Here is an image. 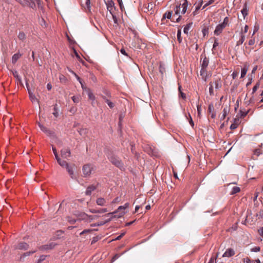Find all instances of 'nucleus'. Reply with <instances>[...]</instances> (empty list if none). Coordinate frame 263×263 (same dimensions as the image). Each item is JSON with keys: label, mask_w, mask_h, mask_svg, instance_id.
<instances>
[{"label": "nucleus", "mask_w": 263, "mask_h": 263, "mask_svg": "<svg viewBox=\"0 0 263 263\" xmlns=\"http://www.w3.org/2000/svg\"><path fill=\"white\" fill-rule=\"evenodd\" d=\"M107 6L108 12L106 16L107 18L111 17L115 23V8L114 6V2L113 0H104Z\"/></svg>", "instance_id": "1"}, {"label": "nucleus", "mask_w": 263, "mask_h": 263, "mask_svg": "<svg viewBox=\"0 0 263 263\" xmlns=\"http://www.w3.org/2000/svg\"><path fill=\"white\" fill-rule=\"evenodd\" d=\"M96 170L95 166L90 163L86 164L82 167V173L84 177H89L94 173Z\"/></svg>", "instance_id": "2"}, {"label": "nucleus", "mask_w": 263, "mask_h": 263, "mask_svg": "<svg viewBox=\"0 0 263 263\" xmlns=\"http://www.w3.org/2000/svg\"><path fill=\"white\" fill-rule=\"evenodd\" d=\"M129 203H125L123 205L119 206L116 209V218H121L123 215L128 212Z\"/></svg>", "instance_id": "3"}, {"label": "nucleus", "mask_w": 263, "mask_h": 263, "mask_svg": "<svg viewBox=\"0 0 263 263\" xmlns=\"http://www.w3.org/2000/svg\"><path fill=\"white\" fill-rule=\"evenodd\" d=\"M23 6H28L31 8L35 7V5L33 0H16Z\"/></svg>", "instance_id": "4"}, {"label": "nucleus", "mask_w": 263, "mask_h": 263, "mask_svg": "<svg viewBox=\"0 0 263 263\" xmlns=\"http://www.w3.org/2000/svg\"><path fill=\"white\" fill-rule=\"evenodd\" d=\"M200 76L201 79L205 82L207 81V79L211 77V73L210 72H208L206 69L201 68L200 72Z\"/></svg>", "instance_id": "5"}, {"label": "nucleus", "mask_w": 263, "mask_h": 263, "mask_svg": "<svg viewBox=\"0 0 263 263\" xmlns=\"http://www.w3.org/2000/svg\"><path fill=\"white\" fill-rule=\"evenodd\" d=\"M61 157L64 159H67L71 156V152L69 148H64L61 150Z\"/></svg>", "instance_id": "6"}, {"label": "nucleus", "mask_w": 263, "mask_h": 263, "mask_svg": "<svg viewBox=\"0 0 263 263\" xmlns=\"http://www.w3.org/2000/svg\"><path fill=\"white\" fill-rule=\"evenodd\" d=\"M57 244H55L54 242H50L49 244L43 245L41 246L39 249L41 250H50L53 249Z\"/></svg>", "instance_id": "7"}, {"label": "nucleus", "mask_w": 263, "mask_h": 263, "mask_svg": "<svg viewBox=\"0 0 263 263\" xmlns=\"http://www.w3.org/2000/svg\"><path fill=\"white\" fill-rule=\"evenodd\" d=\"M97 186L94 184L89 185L85 191V195L87 196H90L93 191L97 189Z\"/></svg>", "instance_id": "8"}, {"label": "nucleus", "mask_w": 263, "mask_h": 263, "mask_svg": "<svg viewBox=\"0 0 263 263\" xmlns=\"http://www.w3.org/2000/svg\"><path fill=\"white\" fill-rule=\"evenodd\" d=\"M38 125L40 127V129L45 133H46L48 136H52L53 135V132L48 129L47 127H45L43 125L41 124L40 123H38Z\"/></svg>", "instance_id": "9"}, {"label": "nucleus", "mask_w": 263, "mask_h": 263, "mask_svg": "<svg viewBox=\"0 0 263 263\" xmlns=\"http://www.w3.org/2000/svg\"><path fill=\"white\" fill-rule=\"evenodd\" d=\"M29 248V245L24 242H20L15 247L16 249L26 250Z\"/></svg>", "instance_id": "10"}, {"label": "nucleus", "mask_w": 263, "mask_h": 263, "mask_svg": "<svg viewBox=\"0 0 263 263\" xmlns=\"http://www.w3.org/2000/svg\"><path fill=\"white\" fill-rule=\"evenodd\" d=\"M75 165L73 164L72 166L70 165L69 164L65 168L66 169L67 172L68 173L69 176H70L71 178L72 179H74V171H73V167Z\"/></svg>", "instance_id": "11"}, {"label": "nucleus", "mask_w": 263, "mask_h": 263, "mask_svg": "<svg viewBox=\"0 0 263 263\" xmlns=\"http://www.w3.org/2000/svg\"><path fill=\"white\" fill-rule=\"evenodd\" d=\"M225 27H224V25H222L221 24H219L216 27V29L214 31V34L216 35H219Z\"/></svg>", "instance_id": "12"}, {"label": "nucleus", "mask_w": 263, "mask_h": 263, "mask_svg": "<svg viewBox=\"0 0 263 263\" xmlns=\"http://www.w3.org/2000/svg\"><path fill=\"white\" fill-rule=\"evenodd\" d=\"M56 160L59 164L63 168H66L69 165V163L67 161L62 160L60 157L57 158Z\"/></svg>", "instance_id": "13"}, {"label": "nucleus", "mask_w": 263, "mask_h": 263, "mask_svg": "<svg viewBox=\"0 0 263 263\" xmlns=\"http://www.w3.org/2000/svg\"><path fill=\"white\" fill-rule=\"evenodd\" d=\"M181 8H182L181 13L184 14L186 12L187 7L188 6V2L187 0H183L182 3L181 4Z\"/></svg>", "instance_id": "14"}, {"label": "nucleus", "mask_w": 263, "mask_h": 263, "mask_svg": "<svg viewBox=\"0 0 263 263\" xmlns=\"http://www.w3.org/2000/svg\"><path fill=\"white\" fill-rule=\"evenodd\" d=\"M26 86H27V88L28 89V92H29V97H30V99L31 100V101L32 102H34L35 101H37L38 103H39V101H37V99L36 98L35 95L31 92V91L30 90V89H29L28 87H29V85H28V84L27 82H26Z\"/></svg>", "instance_id": "15"}, {"label": "nucleus", "mask_w": 263, "mask_h": 263, "mask_svg": "<svg viewBox=\"0 0 263 263\" xmlns=\"http://www.w3.org/2000/svg\"><path fill=\"white\" fill-rule=\"evenodd\" d=\"M235 254L234 251L232 249H228L223 254L222 257H231Z\"/></svg>", "instance_id": "16"}, {"label": "nucleus", "mask_w": 263, "mask_h": 263, "mask_svg": "<svg viewBox=\"0 0 263 263\" xmlns=\"http://www.w3.org/2000/svg\"><path fill=\"white\" fill-rule=\"evenodd\" d=\"M96 203L100 206H104L106 203V201L104 198L99 197L97 199Z\"/></svg>", "instance_id": "17"}, {"label": "nucleus", "mask_w": 263, "mask_h": 263, "mask_svg": "<svg viewBox=\"0 0 263 263\" xmlns=\"http://www.w3.org/2000/svg\"><path fill=\"white\" fill-rule=\"evenodd\" d=\"M88 215L85 213H81L78 215V220H86L88 221Z\"/></svg>", "instance_id": "18"}, {"label": "nucleus", "mask_w": 263, "mask_h": 263, "mask_svg": "<svg viewBox=\"0 0 263 263\" xmlns=\"http://www.w3.org/2000/svg\"><path fill=\"white\" fill-rule=\"evenodd\" d=\"M108 210L106 208H103L101 209L100 210H96V209H90L89 212L92 213H106L108 212Z\"/></svg>", "instance_id": "19"}, {"label": "nucleus", "mask_w": 263, "mask_h": 263, "mask_svg": "<svg viewBox=\"0 0 263 263\" xmlns=\"http://www.w3.org/2000/svg\"><path fill=\"white\" fill-rule=\"evenodd\" d=\"M209 64V59L204 56L201 62V68L206 69Z\"/></svg>", "instance_id": "20"}, {"label": "nucleus", "mask_w": 263, "mask_h": 263, "mask_svg": "<svg viewBox=\"0 0 263 263\" xmlns=\"http://www.w3.org/2000/svg\"><path fill=\"white\" fill-rule=\"evenodd\" d=\"M229 111H230V109H229V107H224L223 108L222 115L220 119L224 120L225 119L226 117L227 116V114L229 113Z\"/></svg>", "instance_id": "21"}, {"label": "nucleus", "mask_w": 263, "mask_h": 263, "mask_svg": "<svg viewBox=\"0 0 263 263\" xmlns=\"http://www.w3.org/2000/svg\"><path fill=\"white\" fill-rule=\"evenodd\" d=\"M21 56H22V54L19 53L14 54L13 55L12 58V63H13V64L17 62V61L18 60V59L21 57Z\"/></svg>", "instance_id": "22"}, {"label": "nucleus", "mask_w": 263, "mask_h": 263, "mask_svg": "<svg viewBox=\"0 0 263 263\" xmlns=\"http://www.w3.org/2000/svg\"><path fill=\"white\" fill-rule=\"evenodd\" d=\"M181 9V4L179 5H177L174 9L175 14L173 15V17L175 16V15H178L180 13V10ZM174 17H173L172 21H174Z\"/></svg>", "instance_id": "23"}, {"label": "nucleus", "mask_w": 263, "mask_h": 263, "mask_svg": "<svg viewBox=\"0 0 263 263\" xmlns=\"http://www.w3.org/2000/svg\"><path fill=\"white\" fill-rule=\"evenodd\" d=\"M248 70V66L245 65L244 66V67L241 69V78H243L246 76Z\"/></svg>", "instance_id": "24"}, {"label": "nucleus", "mask_w": 263, "mask_h": 263, "mask_svg": "<svg viewBox=\"0 0 263 263\" xmlns=\"http://www.w3.org/2000/svg\"><path fill=\"white\" fill-rule=\"evenodd\" d=\"M12 73H13V76L17 79V80L20 83H22L21 78L18 75V73L17 71H16V70L12 71Z\"/></svg>", "instance_id": "25"}, {"label": "nucleus", "mask_w": 263, "mask_h": 263, "mask_svg": "<svg viewBox=\"0 0 263 263\" xmlns=\"http://www.w3.org/2000/svg\"><path fill=\"white\" fill-rule=\"evenodd\" d=\"M192 24H193L192 23H189L185 26V27L183 29V32L185 34H188L189 31L190 29L191 28V27L192 25Z\"/></svg>", "instance_id": "26"}, {"label": "nucleus", "mask_w": 263, "mask_h": 263, "mask_svg": "<svg viewBox=\"0 0 263 263\" xmlns=\"http://www.w3.org/2000/svg\"><path fill=\"white\" fill-rule=\"evenodd\" d=\"M240 35H241L240 39L237 43V45H238V46L239 45H241L244 42V41L245 40V36L244 34H242V32H240Z\"/></svg>", "instance_id": "27"}, {"label": "nucleus", "mask_w": 263, "mask_h": 263, "mask_svg": "<svg viewBox=\"0 0 263 263\" xmlns=\"http://www.w3.org/2000/svg\"><path fill=\"white\" fill-rule=\"evenodd\" d=\"M115 214V212L109 213L104 216V219H109V221L114 216V215Z\"/></svg>", "instance_id": "28"}, {"label": "nucleus", "mask_w": 263, "mask_h": 263, "mask_svg": "<svg viewBox=\"0 0 263 263\" xmlns=\"http://www.w3.org/2000/svg\"><path fill=\"white\" fill-rule=\"evenodd\" d=\"M36 250H34V251H29V252H27L26 253H24L23 254V255L21 257V259H22L24 257H25L26 256H28L33 254L34 253L36 252Z\"/></svg>", "instance_id": "29"}, {"label": "nucleus", "mask_w": 263, "mask_h": 263, "mask_svg": "<svg viewBox=\"0 0 263 263\" xmlns=\"http://www.w3.org/2000/svg\"><path fill=\"white\" fill-rule=\"evenodd\" d=\"M124 116H125V115L123 114L120 115L119 116V121L118 125H119V127L120 128H121V122H122V121L123 119L124 118ZM119 133H120V134H121V129H119ZM120 136H121V135H120Z\"/></svg>", "instance_id": "30"}, {"label": "nucleus", "mask_w": 263, "mask_h": 263, "mask_svg": "<svg viewBox=\"0 0 263 263\" xmlns=\"http://www.w3.org/2000/svg\"><path fill=\"white\" fill-rule=\"evenodd\" d=\"M220 79L218 78H216L214 79V83L215 86V88L216 89H218L219 88V83H220Z\"/></svg>", "instance_id": "31"}, {"label": "nucleus", "mask_w": 263, "mask_h": 263, "mask_svg": "<svg viewBox=\"0 0 263 263\" xmlns=\"http://www.w3.org/2000/svg\"><path fill=\"white\" fill-rule=\"evenodd\" d=\"M172 14H173V11H167L163 15L162 18L164 19L165 18H167L168 19H171Z\"/></svg>", "instance_id": "32"}, {"label": "nucleus", "mask_w": 263, "mask_h": 263, "mask_svg": "<svg viewBox=\"0 0 263 263\" xmlns=\"http://www.w3.org/2000/svg\"><path fill=\"white\" fill-rule=\"evenodd\" d=\"M18 38L20 40L24 41L26 39V34L23 32H20L18 33Z\"/></svg>", "instance_id": "33"}, {"label": "nucleus", "mask_w": 263, "mask_h": 263, "mask_svg": "<svg viewBox=\"0 0 263 263\" xmlns=\"http://www.w3.org/2000/svg\"><path fill=\"white\" fill-rule=\"evenodd\" d=\"M240 191V189L239 187L234 186L232 189V192H231V194L233 195V194H235L236 193H237L239 192Z\"/></svg>", "instance_id": "34"}, {"label": "nucleus", "mask_w": 263, "mask_h": 263, "mask_svg": "<svg viewBox=\"0 0 263 263\" xmlns=\"http://www.w3.org/2000/svg\"><path fill=\"white\" fill-rule=\"evenodd\" d=\"M87 93H88V96L89 99L91 100H94L95 99V96L93 95L92 92L89 89H88V90H87Z\"/></svg>", "instance_id": "35"}, {"label": "nucleus", "mask_w": 263, "mask_h": 263, "mask_svg": "<svg viewBox=\"0 0 263 263\" xmlns=\"http://www.w3.org/2000/svg\"><path fill=\"white\" fill-rule=\"evenodd\" d=\"M73 74L75 76V77H76L77 79L79 81V82L81 84L82 88L83 89H86V87H84V85L83 84V83H82V82L81 81V78L76 73L73 72Z\"/></svg>", "instance_id": "36"}, {"label": "nucleus", "mask_w": 263, "mask_h": 263, "mask_svg": "<svg viewBox=\"0 0 263 263\" xmlns=\"http://www.w3.org/2000/svg\"><path fill=\"white\" fill-rule=\"evenodd\" d=\"M181 34V30L180 29H179L178 30V31H177V40L179 43H181L182 41Z\"/></svg>", "instance_id": "37"}, {"label": "nucleus", "mask_w": 263, "mask_h": 263, "mask_svg": "<svg viewBox=\"0 0 263 263\" xmlns=\"http://www.w3.org/2000/svg\"><path fill=\"white\" fill-rule=\"evenodd\" d=\"M97 215H88V222H91L92 220L98 218Z\"/></svg>", "instance_id": "38"}, {"label": "nucleus", "mask_w": 263, "mask_h": 263, "mask_svg": "<svg viewBox=\"0 0 263 263\" xmlns=\"http://www.w3.org/2000/svg\"><path fill=\"white\" fill-rule=\"evenodd\" d=\"M86 9H87L89 11L90 10V1L86 0L85 2Z\"/></svg>", "instance_id": "39"}, {"label": "nucleus", "mask_w": 263, "mask_h": 263, "mask_svg": "<svg viewBox=\"0 0 263 263\" xmlns=\"http://www.w3.org/2000/svg\"><path fill=\"white\" fill-rule=\"evenodd\" d=\"M109 221V219H104L103 221L99 222L97 224H95L94 226H102Z\"/></svg>", "instance_id": "40"}, {"label": "nucleus", "mask_w": 263, "mask_h": 263, "mask_svg": "<svg viewBox=\"0 0 263 263\" xmlns=\"http://www.w3.org/2000/svg\"><path fill=\"white\" fill-rule=\"evenodd\" d=\"M243 17H245L248 14V10L246 8V5H245V7L243 8L241 11Z\"/></svg>", "instance_id": "41"}, {"label": "nucleus", "mask_w": 263, "mask_h": 263, "mask_svg": "<svg viewBox=\"0 0 263 263\" xmlns=\"http://www.w3.org/2000/svg\"><path fill=\"white\" fill-rule=\"evenodd\" d=\"M79 133L81 136H85L87 134V129H80L79 131Z\"/></svg>", "instance_id": "42"}, {"label": "nucleus", "mask_w": 263, "mask_h": 263, "mask_svg": "<svg viewBox=\"0 0 263 263\" xmlns=\"http://www.w3.org/2000/svg\"><path fill=\"white\" fill-rule=\"evenodd\" d=\"M104 99L110 108H112L114 107V103L111 102L109 100L106 99L105 98H104Z\"/></svg>", "instance_id": "43"}, {"label": "nucleus", "mask_w": 263, "mask_h": 263, "mask_svg": "<svg viewBox=\"0 0 263 263\" xmlns=\"http://www.w3.org/2000/svg\"><path fill=\"white\" fill-rule=\"evenodd\" d=\"M210 88H209V92L211 95H212L214 94L213 92V83L211 82L209 84Z\"/></svg>", "instance_id": "44"}, {"label": "nucleus", "mask_w": 263, "mask_h": 263, "mask_svg": "<svg viewBox=\"0 0 263 263\" xmlns=\"http://www.w3.org/2000/svg\"><path fill=\"white\" fill-rule=\"evenodd\" d=\"M154 6V4L152 3H148L147 4V6L146 7V9L148 11L151 10L153 9Z\"/></svg>", "instance_id": "45"}, {"label": "nucleus", "mask_w": 263, "mask_h": 263, "mask_svg": "<svg viewBox=\"0 0 263 263\" xmlns=\"http://www.w3.org/2000/svg\"><path fill=\"white\" fill-rule=\"evenodd\" d=\"M57 104H55V105H54V111H53V115H54V116L55 117H56V118H57V117H58V116H59L57 108Z\"/></svg>", "instance_id": "46"}, {"label": "nucleus", "mask_w": 263, "mask_h": 263, "mask_svg": "<svg viewBox=\"0 0 263 263\" xmlns=\"http://www.w3.org/2000/svg\"><path fill=\"white\" fill-rule=\"evenodd\" d=\"M72 100L74 103H78L80 101V97L79 96H73Z\"/></svg>", "instance_id": "47"}, {"label": "nucleus", "mask_w": 263, "mask_h": 263, "mask_svg": "<svg viewBox=\"0 0 263 263\" xmlns=\"http://www.w3.org/2000/svg\"><path fill=\"white\" fill-rule=\"evenodd\" d=\"M214 106L213 104H211L209 105V107H208V111L210 113H212V112H214Z\"/></svg>", "instance_id": "48"}, {"label": "nucleus", "mask_w": 263, "mask_h": 263, "mask_svg": "<svg viewBox=\"0 0 263 263\" xmlns=\"http://www.w3.org/2000/svg\"><path fill=\"white\" fill-rule=\"evenodd\" d=\"M259 83H257L256 84V85L253 87V89H252V93H254L256 92V91L258 89V88H259Z\"/></svg>", "instance_id": "49"}, {"label": "nucleus", "mask_w": 263, "mask_h": 263, "mask_svg": "<svg viewBox=\"0 0 263 263\" xmlns=\"http://www.w3.org/2000/svg\"><path fill=\"white\" fill-rule=\"evenodd\" d=\"M120 52L121 54H122L123 55H124V56L125 57H127L128 58H129V56L128 55L127 53L126 52V50H125V49L124 48H122L121 50H120Z\"/></svg>", "instance_id": "50"}, {"label": "nucleus", "mask_w": 263, "mask_h": 263, "mask_svg": "<svg viewBox=\"0 0 263 263\" xmlns=\"http://www.w3.org/2000/svg\"><path fill=\"white\" fill-rule=\"evenodd\" d=\"M67 221L71 224H73L77 220L74 219H72V218L70 217H67Z\"/></svg>", "instance_id": "51"}, {"label": "nucleus", "mask_w": 263, "mask_h": 263, "mask_svg": "<svg viewBox=\"0 0 263 263\" xmlns=\"http://www.w3.org/2000/svg\"><path fill=\"white\" fill-rule=\"evenodd\" d=\"M116 166L120 167L121 169L123 168V164L122 163L119 161L116 160Z\"/></svg>", "instance_id": "52"}, {"label": "nucleus", "mask_w": 263, "mask_h": 263, "mask_svg": "<svg viewBox=\"0 0 263 263\" xmlns=\"http://www.w3.org/2000/svg\"><path fill=\"white\" fill-rule=\"evenodd\" d=\"M229 22V18L228 17H226L223 20V22L221 24L224 25V27H226Z\"/></svg>", "instance_id": "53"}, {"label": "nucleus", "mask_w": 263, "mask_h": 263, "mask_svg": "<svg viewBox=\"0 0 263 263\" xmlns=\"http://www.w3.org/2000/svg\"><path fill=\"white\" fill-rule=\"evenodd\" d=\"M52 151H53V154H54V155L55 156V157L56 159L57 158H58L59 157H60L58 156V154L57 152V149H56L55 147L52 146Z\"/></svg>", "instance_id": "54"}, {"label": "nucleus", "mask_w": 263, "mask_h": 263, "mask_svg": "<svg viewBox=\"0 0 263 263\" xmlns=\"http://www.w3.org/2000/svg\"><path fill=\"white\" fill-rule=\"evenodd\" d=\"M46 257V256L45 255H41L40 257V258L39 259L37 263H41L42 261L44 260Z\"/></svg>", "instance_id": "55"}, {"label": "nucleus", "mask_w": 263, "mask_h": 263, "mask_svg": "<svg viewBox=\"0 0 263 263\" xmlns=\"http://www.w3.org/2000/svg\"><path fill=\"white\" fill-rule=\"evenodd\" d=\"M74 54L76 56V57L77 58V59L80 61L82 62V63L83 64H84V62L81 59L80 55H79V54L77 52V51L76 50H74Z\"/></svg>", "instance_id": "56"}, {"label": "nucleus", "mask_w": 263, "mask_h": 263, "mask_svg": "<svg viewBox=\"0 0 263 263\" xmlns=\"http://www.w3.org/2000/svg\"><path fill=\"white\" fill-rule=\"evenodd\" d=\"M248 111H243L242 110H240V117L241 118L245 117V116H246V115L248 114Z\"/></svg>", "instance_id": "57"}, {"label": "nucleus", "mask_w": 263, "mask_h": 263, "mask_svg": "<svg viewBox=\"0 0 263 263\" xmlns=\"http://www.w3.org/2000/svg\"><path fill=\"white\" fill-rule=\"evenodd\" d=\"M261 154V151L259 149H256L254 151V154L257 156H259Z\"/></svg>", "instance_id": "58"}, {"label": "nucleus", "mask_w": 263, "mask_h": 263, "mask_svg": "<svg viewBox=\"0 0 263 263\" xmlns=\"http://www.w3.org/2000/svg\"><path fill=\"white\" fill-rule=\"evenodd\" d=\"M238 125V123H236L235 122V123H234L231 124V125L230 126V128L231 129H236Z\"/></svg>", "instance_id": "59"}, {"label": "nucleus", "mask_w": 263, "mask_h": 263, "mask_svg": "<svg viewBox=\"0 0 263 263\" xmlns=\"http://www.w3.org/2000/svg\"><path fill=\"white\" fill-rule=\"evenodd\" d=\"M218 45V39L214 38V42L213 46V48H216Z\"/></svg>", "instance_id": "60"}, {"label": "nucleus", "mask_w": 263, "mask_h": 263, "mask_svg": "<svg viewBox=\"0 0 263 263\" xmlns=\"http://www.w3.org/2000/svg\"><path fill=\"white\" fill-rule=\"evenodd\" d=\"M179 92H180V94L181 97L183 99H185V98H186L185 94V93H184L183 92H182L181 91V86H179Z\"/></svg>", "instance_id": "61"}, {"label": "nucleus", "mask_w": 263, "mask_h": 263, "mask_svg": "<svg viewBox=\"0 0 263 263\" xmlns=\"http://www.w3.org/2000/svg\"><path fill=\"white\" fill-rule=\"evenodd\" d=\"M248 26L246 25L244 28V29L241 31V32H242V34L246 33L248 32Z\"/></svg>", "instance_id": "62"}, {"label": "nucleus", "mask_w": 263, "mask_h": 263, "mask_svg": "<svg viewBox=\"0 0 263 263\" xmlns=\"http://www.w3.org/2000/svg\"><path fill=\"white\" fill-rule=\"evenodd\" d=\"M159 71L162 74H163V73L165 72V68L161 65L159 67Z\"/></svg>", "instance_id": "63"}, {"label": "nucleus", "mask_w": 263, "mask_h": 263, "mask_svg": "<svg viewBox=\"0 0 263 263\" xmlns=\"http://www.w3.org/2000/svg\"><path fill=\"white\" fill-rule=\"evenodd\" d=\"M260 250V247H255L253 248L252 249V251L257 252L259 251Z\"/></svg>", "instance_id": "64"}]
</instances>
